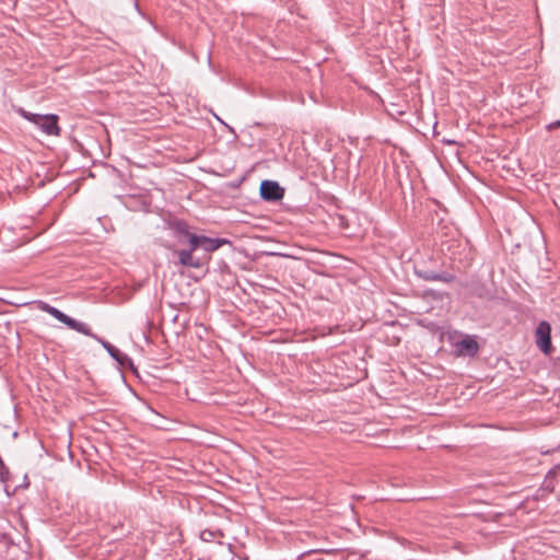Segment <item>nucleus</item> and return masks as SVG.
Instances as JSON below:
<instances>
[{
    "label": "nucleus",
    "mask_w": 560,
    "mask_h": 560,
    "mask_svg": "<svg viewBox=\"0 0 560 560\" xmlns=\"http://www.w3.org/2000/svg\"><path fill=\"white\" fill-rule=\"evenodd\" d=\"M415 273L422 280L425 281H440L444 283H450L454 280V276L446 271H434L425 268H415Z\"/></svg>",
    "instance_id": "nucleus-5"
},
{
    "label": "nucleus",
    "mask_w": 560,
    "mask_h": 560,
    "mask_svg": "<svg viewBox=\"0 0 560 560\" xmlns=\"http://www.w3.org/2000/svg\"><path fill=\"white\" fill-rule=\"evenodd\" d=\"M21 115L27 119L28 121L33 122L34 125H36L38 128H39V124L42 122V120L44 119V115H40V114H33V113H30V112H26L24 109H21Z\"/></svg>",
    "instance_id": "nucleus-9"
},
{
    "label": "nucleus",
    "mask_w": 560,
    "mask_h": 560,
    "mask_svg": "<svg viewBox=\"0 0 560 560\" xmlns=\"http://www.w3.org/2000/svg\"><path fill=\"white\" fill-rule=\"evenodd\" d=\"M68 327L85 336H92L91 328L86 324L79 322L74 318H71L70 324H68Z\"/></svg>",
    "instance_id": "nucleus-8"
},
{
    "label": "nucleus",
    "mask_w": 560,
    "mask_h": 560,
    "mask_svg": "<svg viewBox=\"0 0 560 560\" xmlns=\"http://www.w3.org/2000/svg\"><path fill=\"white\" fill-rule=\"evenodd\" d=\"M102 345L107 350L108 354L120 365H125V363L129 361L127 354L122 353L117 347L113 346L108 341H103Z\"/></svg>",
    "instance_id": "nucleus-7"
},
{
    "label": "nucleus",
    "mask_w": 560,
    "mask_h": 560,
    "mask_svg": "<svg viewBox=\"0 0 560 560\" xmlns=\"http://www.w3.org/2000/svg\"><path fill=\"white\" fill-rule=\"evenodd\" d=\"M37 304H38V308L40 311L51 315L54 318H55V316H57V313L59 311L57 307L51 306L50 304H48L44 301H38Z\"/></svg>",
    "instance_id": "nucleus-12"
},
{
    "label": "nucleus",
    "mask_w": 560,
    "mask_h": 560,
    "mask_svg": "<svg viewBox=\"0 0 560 560\" xmlns=\"http://www.w3.org/2000/svg\"><path fill=\"white\" fill-rule=\"evenodd\" d=\"M544 489L552 492L553 489H555V480L552 479H547V477L545 478V481H544Z\"/></svg>",
    "instance_id": "nucleus-16"
},
{
    "label": "nucleus",
    "mask_w": 560,
    "mask_h": 560,
    "mask_svg": "<svg viewBox=\"0 0 560 560\" xmlns=\"http://www.w3.org/2000/svg\"><path fill=\"white\" fill-rule=\"evenodd\" d=\"M171 230L179 244L188 245L187 248L174 252L178 257V265L186 268H202L210 261L211 253L224 244H230L226 238H212L190 232L188 223L184 220H174L171 223Z\"/></svg>",
    "instance_id": "nucleus-1"
},
{
    "label": "nucleus",
    "mask_w": 560,
    "mask_h": 560,
    "mask_svg": "<svg viewBox=\"0 0 560 560\" xmlns=\"http://www.w3.org/2000/svg\"><path fill=\"white\" fill-rule=\"evenodd\" d=\"M537 347L545 354H550L552 351L551 343V326L548 322L541 320L535 331Z\"/></svg>",
    "instance_id": "nucleus-2"
},
{
    "label": "nucleus",
    "mask_w": 560,
    "mask_h": 560,
    "mask_svg": "<svg viewBox=\"0 0 560 560\" xmlns=\"http://www.w3.org/2000/svg\"><path fill=\"white\" fill-rule=\"evenodd\" d=\"M479 351V345L475 336L466 335L462 340L454 343V353L456 357L474 358Z\"/></svg>",
    "instance_id": "nucleus-3"
},
{
    "label": "nucleus",
    "mask_w": 560,
    "mask_h": 560,
    "mask_svg": "<svg viewBox=\"0 0 560 560\" xmlns=\"http://www.w3.org/2000/svg\"><path fill=\"white\" fill-rule=\"evenodd\" d=\"M546 128H547V130H549V131H552V130H555V129H557V128H560V119L555 120V121H552V122L548 124Z\"/></svg>",
    "instance_id": "nucleus-17"
},
{
    "label": "nucleus",
    "mask_w": 560,
    "mask_h": 560,
    "mask_svg": "<svg viewBox=\"0 0 560 560\" xmlns=\"http://www.w3.org/2000/svg\"><path fill=\"white\" fill-rule=\"evenodd\" d=\"M443 142L446 144H455L456 143V141H454V140H446V139H444Z\"/></svg>",
    "instance_id": "nucleus-18"
},
{
    "label": "nucleus",
    "mask_w": 560,
    "mask_h": 560,
    "mask_svg": "<svg viewBox=\"0 0 560 560\" xmlns=\"http://www.w3.org/2000/svg\"><path fill=\"white\" fill-rule=\"evenodd\" d=\"M55 318L57 320H59L60 323H62V324L68 326V324H70V320H71L72 317L68 316L67 314H65L63 312H61L59 310L58 313H57V316H55Z\"/></svg>",
    "instance_id": "nucleus-15"
},
{
    "label": "nucleus",
    "mask_w": 560,
    "mask_h": 560,
    "mask_svg": "<svg viewBox=\"0 0 560 560\" xmlns=\"http://www.w3.org/2000/svg\"><path fill=\"white\" fill-rule=\"evenodd\" d=\"M560 475V463L555 465L552 468L549 469L546 477L547 479L555 480Z\"/></svg>",
    "instance_id": "nucleus-14"
},
{
    "label": "nucleus",
    "mask_w": 560,
    "mask_h": 560,
    "mask_svg": "<svg viewBox=\"0 0 560 560\" xmlns=\"http://www.w3.org/2000/svg\"><path fill=\"white\" fill-rule=\"evenodd\" d=\"M21 115L27 119L28 121L33 122L34 125H36L38 128H39V124L42 122V120L44 119V115H40V114H33V113H30V112H26L24 109H21Z\"/></svg>",
    "instance_id": "nucleus-10"
},
{
    "label": "nucleus",
    "mask_w": 560,
    "mask_h": 560,
    "mask_svg": "<svg viewBox=\"0 0 560 560\" xmlns=\"http://www.w3.org/2000/svg\"><path fill=\"white\" fill-rule=\"evenodd\" d=\"M217 535L219 536H223V534L221 532H213V530H210V529H205V530H201L200 532V539L203 540V541H212Z\"/></svg>",
    "instance_id": "nucleus-13"
},
{
    "label": "nucleus",
    "mask_w": 560,
    "mask_h": 560,
    "mask_svg": "<svg viewBox=\"0 0 560 560\" xmlns=\"http://www.w3.org/2000/svg\"><path fill=\"white\" fill-rule=\"evenodd\" d=\"M21 115L27 119L28 121L33 122L34 125H36L38 128H39V124L42 122V120L44 119V115H40V114H33V113H30V112H26L24 109H21Z\"/></svg>",
    "instance_id": "nucleus-11"
},
{
    "label": "nucleus",
    "mask_w": 560,
    "mask_h": 560,
    "mask_svg": "<svg viewBox=\"0 0 560 560\" xmlns=\"http://www.w3.org/2000/svg\"><path fill=\"white\" fill-rule=\"evenodd\" d=\"M260 197L266 201H278L283 198L284 189L275 180H262L259 188Z\"/></svg>",
    "instance_id": "nucleus-4"
},
{
    "label": "nucleus",
    "mask_w": 560,
    "mask_h": 560,
    "mask_svg": "<svg viewBox=\"0 0 560 560\" xmlns=\"http://www.w3.org/2000/svg\"><path fill=\"white\" fill-rule=\"evenodd\" d=\"M135 8H136L137 10H139V4H138V1H137V0H135Z\"/></svg>",
    "instance_id": "nucleus-19"
},
{
    "label": "nucleus",
    "mask_w": 560,
    "mask_h": 560,
    "mask_svg": "<svg viewBox=\"0 0 560 560\" xmlns=\"http://www.w3.org/2000/svg\"><path fill=\"white\" fill-rule=\"evenodd\" d=\"M39 129L48 136H59L60 128L58 126V116L55 114L44 115V119L39 124Z\"/></svg>",
    "instance_id": "nucleus-6"
}]
</instances>
